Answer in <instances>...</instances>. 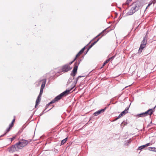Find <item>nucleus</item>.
<instances>
[{
  "mask_svg": "<svg viewBox=\"0 0 156 156\" xmlns=\"http://www.w3.org/2000/svg\"><path fill=\"white\" fill-rule=\"evenodd\" d=\"M19 141L20 142V143L22 145H23V147L27 145L28 143H29V141H28L23 139L20 140Z\"/></svg>",
  "mask_w": 156,
  "mask_h": 156,
  "instance_id": "6e6552de",
  "label": "nucleus"
},
{
  "mask_svg": "<svg viewBox=\"0 0 156 156\" xmlns=\"http://www.w3.org/2000/svg\"><path fill=\"white\" fill-rule=\"evenodd\" d=\"M155 2H156V1H155V0H153V1H152V2L149 3V4H148V5H150V6L152 4V3H153L154 4Z\"/></svg>",
  "mask_w": 156,
  "mask_h": 156,
  "instance_id": "b1692460",
  "label": "nucleus"
},
{
  "mask_svg": "<svg viewBox=\"0 0 156 156\" xmlns=\"http://www.w3.org/2000/svg\"><path fill=\"white\" fill-rule=\"evenodd\" d=\"M147 44V41L146 40H143L142 41L141 43V44L139 51H140V50H143L144 48L146 46V45Z\"/></svg>",
  "mask_w": 156,
  "mask_h": 156,
  "instance_id": "423d86ee",
  "label": "nucleus"
},
{
  "mask_svg": "<svg viewBox=\"0 0 156 156\" xmlns=\"http://www.w3.org/2000/svg\"><path fill=\"white\" fill-rule=\"evenodd\" d=\"M153 111L151 109H150L147 112L144 113V114L145 116L147 115H151Z\"/></svg>",
  "mask_w": 156,
  "mask_h": 156,
  "instance_id": "f8f14e48",
  "label": "nucleus"
},
{
  "mask_svg": "<svg viewBox=\"0 0 156 156\" xmlns=\"http://www.w3.org/2000/svg\"><path fill=\"white\" fill-rule=\"evenodd\" d=\"M45 81L43 82L41 86V89L43 90V89L45 87Z\"/></svg>",
  "mask_w": 156,
  "mask_h": 156,
  "instance_id": "f3484780",
  "label": "nucleus"
},
{
  "mask_svg": "<svg viewBox=\"0 0 156 156\" xmlns=\"http://www.w3.org/2000/svg\"><path fill=\"white\" fill-rule=\"evenodd\" d=\"M153 111L151 109H150L147 112L144 113V114L145 116L147 115H151Z\"/></svg>",
  "mask_w": 156,
  "mask_h": 156,
  "instance_id": "9b49d317",
  "label": "nucleus"
},
{
  "mask_svg": "<svg viewBox=\"0 0 156 156\" xmlns=\"http://www.w3.org/2000/svg\"><path fill=\"white\" fill-rule=\"evenodd\" d=\"M114 56H113L112 57L109 58L108 60H109V61L113 59L114 58Z\"/></svg>",
  "mask_w": 156,
  "mask_h": 156,
  "instance_id": "cd10ccee",
  "label": "nucleus"
},
{
  "mask_svg": "<svg viewBox=\"0 0 156 156\" xmlns=\"http://www.w3.org/2000/svg\"><path fill=\"white\" fill-rule=\"evenodd\" d=\"M79 77H81V76H79Z\"/></svg>",
  "mask_w": 156,
  "mask_h": 156,
  "instance_id": "f704fd0d",
  "label": "nucleus"
},
{
  "mask_svg": "<svg viewBox=\"0 0 156 156\" xmlns=\"http://www.w3.org/2000/svg\"><path fill=\"white\" fill-rule=\"evenodd\" d=\"M67 138H66L65 139H64L62 140L61 141V145L63 144L64 143H65L67 141Z\"/></svg>",
  "mask_w": 156,
  "mask_h": 156,
  "instance_id": "a211bd4d",
  "label": "nucleus"
},
{
  "mask_svg": "<svg viewBox=\"0 0 156 156\" xmlns=\"http://www.w3.org/2000/svg\"><path fill=\"white\" fill-rule=\"evenodd\" d=\"M150 6V5L148 4V5L147 6V7L146 8L145 10H146Z\"/></svg>",
  "mask_w": 156,
  "mask_h": 156,
  "instance_id": "2f4dec72",
  "label": "nucleus"
},
{
  "mask_svg": "<svg viewBox=\"0 0 156 156\" xmlns=\"http://www.w3.org/2000/svg\"><path fill=\"white\" fill-rule=\"evenodd\" d=\"M98 40H97V41H96L94 42L93 43L91 44L89 46L88 50L90 48H91L98 41Z\"/></svg>",
  "mask_w": 156,
  "mask_h": 156,
  "instance_id": "6ab92c4d",
  "label": "nucleus"
},
{
  "mask_svg": "<svg viewBox=\"0 0 156 156\" xmlns=\"http://www.w3.org/2000/svg\"><path fill=\"white\" fill-rule=\"evenodd\" d=\"M11 128H10V127H9V128H8L7 130V132H8L10 130V129Z\"/></svg>",
  "mask_w": 156,
  "mask_h": 156,
  "instance_id": "7c9ffc66",
  "label": "nucleus"
},
{
  "mask_svg": "<svg viewBox=\"0 0 156 156\" xmlns=\"http://www.w3.org/2000/svg\"><path fill=\"white\" fill-rule=\"evenodd\" d=\"M105 108H105L103 109H102L98 111L95 112H94V115L95 116H97L98 115L100 114H101V113H103V112H104L105 111Z\"/></svg>",
  "mask_w": 156,
  "mask_h": 156,
  "instance_id": "1a4fd4ad",
  "label": "nucleus"
},
{
  "mask_svg": "<svg viewBox=\"0 0 156 156\" xmlns=\"http://www.w3.org/2000/svg\"><path fill=\"white\" fill-rule=\"evenodd\" d=\"M73 87H72L70 89V90H67L65 91L64 92L62 93L60 95H58L55 98V100L56 101H58V100L62 98L64 96H65L67 94H68L69 92L73 89Z\"/></svg>",
  "mask_w": 156,
  "mask_h": 156,
  "instance_id": "f03ea898",
  "label": "nucleus"
},
{
  "mask_svg": "<svg viewBox=\"0 0 156 156\" xmlns=\"http://www.w3.org/2000/svg\"><path fill=\"white\" fill-rule=\"evenodd\" d=\"M16 144V146L17 147L18 150L19 149H22L24 147L20 143V141H19L18 143H17Z\"/></svg>",
  "mask_w": 156,
  "mask_h": 156,
  "instance_id": "9d476101",
  "label": "nucleus"
},
{
  "mask_svg": "<svg viewBox=\"0 0 156 156\" xmlns=\"http://www.w3.org/2000/svg\"><path fill=\"white\" fill-rule=\"evenodd\" d=\"M139 115V117H143L145 116V115L144 113H141L139 115Z\"/></svg>",
  "mask_w": 156,
  "mask_h": 156,
  "instance_id": "5701e85b",
  "label": "nucleus"
},
{
  "mask_svg": "<svg viewBox=\"0 0 156 156\" xmlns=\"http://www.w3.org/2000/svg\"><path fill=\"white\" fill-rule=\"evenodd\" d=\"M123 115L121 113L119 115L118 117L117 118V119H118L121 117L122 116H123Z\"/></svg>",
  "mask_w": 156,
  "mask_h": 156,
  "instance_id": "a878e982",
  "label": "nucleus"
},
{
  "mask_svg": "<svg viewBox=\"0 0 156 156\" xmlns=\"http://www.w3.org/2000/svg\"><path fill=\"white\" fill-rule=\"evenodd\" d=\"M127 87V86L125 87V88L126 87Z\"/></svg>",
  "mask_w": 156,
  "mask_h": 156,
  "instance_id": "c9c22d12",
  "label": "nucleus"
},
{
  "mask_svg": "<svg viewBox=\"0 0 156 156\" xmlns=\"http://www.w3.org/2000/svg\"><path fill=\"white\" fill-rule=\"evenodd\" d=\"M133 7L128 12V14L132 15L135 12L139 9L140 6L138 4L135 3L133 4Z\"/></svg>",
  "mask_w": 156,
  "mask_h": 156,
  "instance_id": "f257e3e1",
  "label": "nucleus"
},
{
  "mask_svg": "<svg viewBox=\"0 0 156 156\" xmlns=\"http://www.w3.org/2000/svg\"><path fill=\"white\" fill-rule=\"evenodd\" d=\"M145 38H146V37H144L143 39H145Z\"/></svg>",
  "mask_w": 156,
  "mask_h": 156,
  "instance_id": "473e14b6",
  "label": "nucleus"
},
{
  "mask_svg": "<svg viewBox=\"0 0 156 156\" xmlns=\"http://www.w3.org/2000/svg\"><path fill=\"white\" fill-rule=\"evenodd\" d=\"M129 108H126L125 109L123 112H122L121 113L123 115H125L126 113L128 112V110H129Z\"/></svg>",
  "mask_w": 156,
  "mask_h": 156,
  "instance_id": "2eb2a0df",
  "label": "nucleus"
},
{
  "mask_svg": "<svg viewBox=\"0 0 156 156\" xmlns=\"http://www.w3.org/2000/svg\"><path fill=\"white\" fill-rule=\"evenodd\" d=\"M8 149L9 151L10 152H13L15 151H18L17 147L16 146V144L14 146H12L10 148H9Z\"/></svg>",
  "mask_w": 156,
  "mask_h": 156,
  "instance_id": "39448f33",
  "label": "nucleus"
},
{
  "mask_svg": "<svg viewBox=\"0 0 156 156\" xmlns=\"http://www.w3.org/2000/svg\"><path fill=\"white\" fill-rule=\"evenodd\" d=\"M146 146H145V145H143V146H141L139 148H138V149L139 150H141V149H142L143 148L146 147Z\"/></svg>",
  "mask_w": 156,
  "mask_h": 156,
  "instance_id": "4be33fe9",
  "label": "nucleus"
},
{
  "mask_svg": "<svg viewBox=\"0 0 156 156\" xmlns=\"http://www.w3.org/2000/svg\"><path fill=\"white\" fill-rule=\"evenodd\" d=\"M15 117L14 116V119H13V120L12 122V123L9 125L10 128H11L13 126V124L14 122L15 121Z\"/></svg>",
  "mask_w": 156,
  "mask_h": 156,
  "instance_id": "dca6fc26",
  "label": "nucleus"
},
{
  "mask_svg": "<svg viewBox=\"0 0 156 156\" xmlns=\"http://www.w3.org/2000/svg\"><path fill=\"white\" fill-rule=\"evenodd\" d=\"M76 59V58H75L74 59V60H73L72 62H71L70 63V64H72V63H73V62L74 61H75Z\"/></svg>",
  "mask_w": 156,
  "mask_h": 156,
  "instance_id": "c756f323",
  "label": "nucleus"
},
{
  "mask_svg": "<svg viewBox=\"0 0 156 156\" xmlns=\"http://www.w3.org/2000/svg\"><path fill=\"white\" fill-rule=\"evenodd\" d=\"M43 90H41V89L40 90L39 95V96H40L41 97V95L42 94Z\"/></svg>",
  "mask_w": 156,
  "mask_h": 156,
  "instance_id": "393cba45",
  "label": "nucleus"
},
{
  "mask_svg": "<svg viewBox=\"0 0 156 156\" xmlns=\"http://www.w3.org/2000/svg\"><path fill=\"white\" fill-rule=\"evenodd\" d=\"M15 138V137H13V138L12 139H13H13H14Z\"/></svg>",
  "mask_w": 156,
  "mask_h": 156,
  "instance_id": "72a5a7b5",
  "label": "nucleus"
},
{
  "mask_svg": "<svg viewBox=\"0 0 156 156\" xmlns=\"http://www.w3.org/2000/svg\"><path fill=\"white\" fill-rule=\"evenodd\" d=\"M72 68L70 67L69 66L66 65L63 66L62 69V71L67 72L71 69Z\"/></svg>",
  "mask_w": 156,
  "mask_h": 156,
  "instance_id": "0eeeda50",
  "label": "nucleus"
},
{
  "mask_svg": "<svg viewBox=\"0 0 156 156\" xmlns=\"http://www.w3.org/2000/svg\"><path fill=\"white\" fill-rule=\"evenodd\" d=\"M132 1V0H127L125 3V5H129V3Z\"/></svg>",
  "mask_w": 156,
  "mask_h": 156,
  "instance_id": "412c9836",
  "label": "nucleus"
},
{
  "mask_svg": "<svg viewBox=\"0 0 156 156\" xmlns=\"http://www.w3.org/2000/svg\"><path fill=\"white\" fill-rule=\"evenodd\" d=\"M150 143H148L146 144L145 145L146 147H147L149 146L150 145Z\"/></svg>",
  "mask_w": 156,
  "mask_h": 156,
  "instance_id": "c85d7f7f",
  "label": "nucleus"
},
{
  "mask_svg": "<svg viewBox=\"0 0 156 156\" xmlns=\"http://www.w3.org/2000/svg\"><path fill=\"white\" fill-rule=\"evenodd\" d=\"M55 101V99L54 100H53L52 101H51L50 103H49V104H52V103H54V102H55V101Z\"/></svg>",
  "mask_w": 156,
  "mask_h": 156,
  "instance_id": "bb28decb",
  "label": "nucleus"
},
{
  "mask_svg": "<svg viewBox=\"0 0 156 156\" xmlns=\"http://www.w3.org/2000/svg\"><path fill=\"white\" fill-rule=\"evenodd\" d=\"M109 62V60H107L104 63V64L101 67V68H102L108 62Z\"/></svg>",
  "mask_w": 156,
  "mask_h": 156,
  "instance_id": "aec40b11",
  "label": "nucleus"
},
{
  "mask_svg": "<svg viewBox=\"0 0 156 156\" xmlns=\"http://www.w3.org/2000/svg\"><path fill=\"white\" fill-rule=\"evenodd\" d=\"M85 47L83 48L79 52V53L76 55V58H77V57L79 56L82 53H83L84 51L85 50Z\"/></svg>",
  "mask_w": 156,
  "mask_h": 156,
  "instance_id": "4468645a",
  "label": "nucleus"
},
{
  "mask_svg": "<svg viewBox=\"0 0 156 156\" xmlns=\"http://www.w3.org/2000/svg\"><path fill=\"white\" fill-rule=\"evenodd\" d=\"M108 32H107V31H106V29H105L104 30H103L102 31L100 34H99L98 35H97L96 36L94 37L93 39H96V38L98 37H99L100 36H101V37H99L97 39H100L103 36H104Z\"/></svg>",
  "mask_w": 156,
  "mask_h": 156,
  "instance_id": "7ed1b4c3",
  "label": "nucleus"
},
{
  "mask_svg": "<svg viewBox=\"0 0 156 156\" xmlns=\"http://www.w3.org/2000/svg\"><path fill=\"white\" fill-rule=\"evenodd\" d=\"M41 96H38L37 98L36 101V105L35 106V107H36V106L39 104L41 99Z\"/></svg>",
  "mask_w": 156,
  "mask_h": 156,
  "instance_id": "ddd939ff",
  "label": "nucleus"
},
{
  "mask_svg": "<svg viewBox=\"0 0 156 156\" xmlns=\"http://www.w3.org/2000/svg\"><path fill=\"white\" fill-rule=\"evenodd\" d=\"M79 64V62L78 63V65L76 63L75 64L74 67L71 73V75L72 76H75L77 73L78 66Z\"/></svg>",
  "mask_w": 156,
  "mask_h": 156,
  "instance_id": "20e7f679",
  "label": "nucleus"
}]
</instances>
